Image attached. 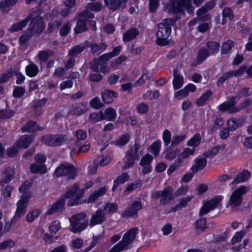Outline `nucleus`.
Returning a JSON list of instances; mask_svg holds the SVG:
<instances>
[{
    "label": "nucleus",
    "mask_w": 252,
    "mask_h": 252,
    "mask_svg": "<svg viewBox=\"0 0 252 252\" xmlns=\"http://www.w3.org/2000/svg\"><path fill=\"white\" fill-rule=\"evenodd\" d=\"M107 220L104 210L99 209L92 215L89 225L92 227L94 226L102 223Z\"/></svg>",
    "instance_id": "18"
},
{
    "label": "nucleus",
    "mask_w": 252,
    "mask_h": 252,
    "mask_svg": "<svg viewBox=\"0 0 252 252\" xmlns=\"http://www.w3.org/2000/svg\"><path fill=\"white\" fill-rule=\"evenodd\" d=\"M175 22V20L174 19L167 18L163 20L158 25V30L157 33L156 43L157 45L163 46L168 44L167 39L171 34V27Z\"/></svg>",
    "instance_id": "1"
},
{
    "label": "nucleus",
    "mask_w": 252,
    "mask_h": 252,
    "mask_svg": "<svg viewBox=\"0 0 252 252\" xmlns=\"http://www.w3.org/2000/svg\"><path fill=\"white\" fill-rule=\"evenodd\" d=\"M207 164V159L204 158H196L194 164L191 168L193 173H197L198 170H202Z\"/></svg>",
    "instance_id": "28"
},
{
    "label": "nucleus",
    "mask_w": 252,
    "mask_h": 252,
    "mask_svg": "<svg viewBox=\"0 0 252 252\" xmlns=\"http://www.w3.org/2000/svg\"><path fill=\"white\" fill-rule=\"evenodd\" d=\"M239 99L240 96H232L228 101L220 104L218 109L220 112L228 111L230 113H237L238 112V109L237 107H234V105Z\"/></svg>",
    "instance_id": "14"
},
{
    "label": "nucleus",
    "mask_w": 252,
    "mask_h": 252,
    "mask_svg": "<svg viewBox=\"0 0 252 252\" xmlns=\"http://www.w3.org/2000/svg\"><path fill=\"white\" fill-rule=\"evenodd\" d=\"M26 74L31 77L35 76L38 72V66L33 63L27 65L25 69Z\"/></svg>",
    "instance_id": "37"
},
{
    "label": "nucleus",
    "mask_w": 252,
    "mask_h": 252,
    "mask_svg": "<svg viewBox=\"0 0 252 252\" xmlns=\"http://www.w3.org/2000/svg\"><path fill=\"white\" fill-rule=\"evenodd\" d=\"M55 175L58 178L66 176L68 179H73L76 176V169L73 164L65 163L61 164L56 168Z\"/></svg>",
    "instance_id": "9"
},
{
    "label": "nucleus",
    "mask_w": 252,
    "mask_h": 252,
    "mask_svg": "<svg viewBox=\"0 0 252 252\" xmlns=\"http://www.w3.org/2000/svg\"><path fill=\"white\" fill-rule=\"evenodd\" d=\"M173 74L174 76L173 80L174 88L176 90L179 89L181 88L183 85L184 78L181 75L177 68H175L173 70Z\"/></svg>",
    "instance_id": "22"
},
{
    "label": "nucleus",
    "mask_w": 252,
    "mask_h": 252,
    "mask_svg": "<svg viewBox=\"0 0 252 252\" xmlns=\"http://www.w3.org/2000/svg\"><path fill=\"white\" fill-rule=\"evenodd\" d=\"M210 52L205 48H200L197 53V56L196 57V62L198 64L201 63L204 61L210 55Z\"/></svg>",
    "instance_id": "35"
},
{
    "label": "nucleus",
    "mask_w": 252,
    "mask_h": 252,
    "mask_svg": "<svg viewBox=\"0 0 252 252\" xmlns=\"http://www.w3.org/2000/svg\"><path fill=\"white\" fill-rule=\"evenodd\" d=\"M137 233V228L130 229L124 235L122 240L113 246L108 252H121L130 249L129 246L135 240Z\"/></svg>",
    "instance_id": "2"
},
{
    "label": "nucleus",
    "mask_w": 252,
    "mask_h": 252,
    "mask_svg": "<svg viewBox=\"0 0 252 252\" xmlns=\"http://www.w3.org/2000/svg\"><path fill=\"white\" fill-rule=\"evenodd\" d=\"M65 136L63 134H49L43 136L41 141L50 146H58L65 142Z\"/></svg>",
    "instance_id": "12"
},
{
    "label": "nucleus",
    "mask_w": 252,
    "mask_h": 252,
    "mask_svg": "<svg viewBox=\"0 0 252 252\" xmlns=\"http://www.w3.org/2000/svg\"><path fill=\"white\" fill-rule=\"evenodd\" d=\"M195 151V148L190 149L189 148H185L183 152L180 154L178 158L183 161L184 159L188 158L190 155H192Z\"/></svg>",
    "instance_id": "56"
},
{
    "label": "nucleus",
    "mask_w": 252,
    "mask_h": 252,
    "mask_svg": "<svg viewBox=\"0 0 252 252\" xmlns=\"http://www.w3.org/2000/svg\"><path fill=\"white\" fill-rule=\"evenodd\" d=\"M234 46V42L231 40H228L222 44L220 53L221 54H227Z\"/></svg>",
    "instance_id": "43"
},
{
    "label": "nucleus",
    "mask_w": 252,
    "mask_h": 252,
    "mask_svg": "<svg viewBox=\"0 0 252 252\" xmlns=\"http://www.w3.org/2000/svg\"><path fill=\"white\" fill-rule=\"evenodd\" d=\"M30 171L33 174L40 173L44 174L47 172V167L45 164H39L37 163H33L30 166Z\"/></svg>",
    "instance_id": "32"
},
{
    "label": "nucleus",
    "mask_w": 252,
    "mask_h": 252,
    "mask_svg": "<svg viewBox=\"0 0 252 252\" xmlns=\"http://www.w3.org/2000/svg\"><path fill=\"white\" fill-rule=\"evenodd\" d=\"M106 192V187H102L97 190L94 191L89 197V202H94L96 199L99 197L104 195Z\"/></svg>",
    "instance_id": "38"
},
{
    "label": "nucleus",
    "mask_w": 252,
    "mask_h": 252,
    "mask_svg": "<svg viewBox=\"0 0 252 252\" xmlns=\"http://www.w3.org/2000/svg\"><path fill=\"white\" fill-rule=\"evenodd\" d=\"M220 44L214 41H209L206 43V47L211 54H214L218 52L220 48Z\"/></svg>",
    "instance_id": "44"
},
{
    "label": "nucleus",
    "mask_w": 252,
    "mask_h": 252,
    "mask_svg": "<svg viewBox=\"0 0 252 252\" xmlns=\"http://www.w3.org/2000/svg\"><path fill=\"white\" fill-rule=\"evenodd\" d=\"M31 15V23L28 28L29 31L33 35L41 33L44 29V21L43 18L39 16H33L32 13Z\"/></svg>",
    "instance_id": "10"
},
{
    "label": "nucleus",
    "mask_w": 252,
    "mask_h": 252,
    "mask_svg": "<svg viewBox=\"0 0 252 252\" xmlns=\"http://www.w3.org/2000/svg\"><path fill=\"white\" fill-rule=\"evenodd\" d=\"M161 147V142L159 140L155 141L150 147L154 155L157 157L159 153Z\"/></svg>",
    "instance_id": "59"
},
{
    "label": "nucleus",
    "mask_w": 252,
    "mask_h": 252,
    "mask_svg": "<svg viewBox=\"0 0 252 252\" xmlns=\"http://www.w3.org/2000/svg\"><path fill=\"white\" fill-rule=\"evenodd\" d=\"M212 94L213 93L211 90H208L202 94L201 96L197 99L196 101V105L198 106L204 105Z\"/></svg>",
    "instance_id": "40"
},
{
    "label": "nucleus",
    "mask_w": 252,
    "mask_h": 252,
    "mask_svg": "<svg viewBox=\"0 0 252 252\" xmlns=\"http://www.w3.org/2000/svg\"><path fill=\"white\" fill-rule=\"evenodd\" d=\"M61 228L60 222L58 220L54 221L49 227L50 232L54 234H56Z\"/></svg>",
    "instance_id": "58"
},
{
    "label": "nucleus",
    "mask_w": 252,
    "mask_h": 252,
    "mask_svg": "<svg viewBox=\"0 0 252 252\" xmlns=\"http://www.w3.org/2000/svg\"><path fill=\"white\" fill-rule=\"evenodd\" d=\"M244 122V120L242 119L232 118L228 121L227 126L231 130H235L238 127H241Z\"/></svg>",
    "instance_id": "33"
},
{
    "label": "nucleus",
    "mask_w": 252,
    "mask_h": 252,
    "mask_svg": "<svg viewBox=\"0 0 252 252\" xmlns=\"http://www.w3.org/2000/svg\"><path fill=\"white\" fill-rule=\"evenodd\" d=\"M87 8L91 11L98 12L101 9L102 4L100 2L96 3H89L87 5Z\"/></svg>",
    "instance_id": "62"
},
{
    "label": "nucleus",
    "mask_w": 252,
    "mask_h": 252,
    "mask_svg": "<svg viewBox=\"0 0 252 252\" xmlns=\"http://www.w3.org/2000/svg\"><path fill=\"white\" fill-rule=\"evenodd\" d=\"M173 189L171 187H167L163 190L155 191L152 196L153 198H159V203L161 205L168 204L174 199Z\"/></svg>",
    "instance_id": "8"
},
{
    "label": "nucleus",
    "mask_w": 252,
    "mask_h": 252,
    "mask_svg": "<svg viewBox=\"0 0 252 252\" xmlns=\"http://www.w3.org/2000/svg\"><path fill=\"white\" fill-rule=\"evenodd\" d=\"M87 28L85 20L79 18V20L76 23V26L74 28L75 33H81L87 30Z\"/></svg>",
    "instance_id": "47"
},
{
    "label": "nucleus",
    "mask_w": 252,
    "mask_h": 252,
    "mask_svg": "<svg viewBox=\"0 0 252 252\" xmlns=\"http://www.w3.org/2000/svg\"><path fill=\"white\" fill-rule=\"evenodd\" d=\"M141 208V203L139 201H135L126 208L123 212L122 216L123 217L126 218L136 217L138 211Z\"/></svg>",
    "instance_id": "17"
},
{
    "label": "nucleus",
    "mask_w": 252,
    "mask_h": 252,
    "mask_svg": "<svg viewBox=\"0 0 252 252\" xmlns=\"http://www.w3.org/2000/svg\"><path fill=\"white\" fill-rule=\"evenodd\" d=\"M246 69H247L246 66L242 65L237 70L225 72L219 78L217 82V86L220 87L225 81L231 78L233 76L237 77L241 75L245 71Z\"/></svg>",
    "instance_id": "15"
},
{
    "label": "nucleus",
    "mask_w": 252,
    "mask_h": 252,
    "mask_svg": "<svg viewBox=\"0 0 252 252\" xmlns=\"http://www.w3.org/2000/svg\"><path fill=\"white\" fill-rule=\"evenodd\" d=\"M30 196L27 194L23 195L17 203V209L12 220L17 221L26 212V208Z\"/></svg>",
    "instance_id": "13"
},
{
    "label": "nucleus",
    "mask_w": 252,
    "mask_h": 252,
    "mask_svg": "<svg viewBox=\"0 0 252 252\" xmlns=\"http://www.w3.org/2000/svg\"><path fill=\"white\" fill-rule=\"evenodd\" d=\"M18 0H2L0 1V10L5 13H8L10 8Z\"/></svg>",
    "instance_id": "31"
},
{
    "label": "nucleus",
    "mask_w": 252,
    "mask_h": 252,
    "mask_svg": "<svg viewBox=\"0 0 252 252\" xmlns=\"http://www.w3.org/2000/svg\"><path fill=\"white\" fill-rule=\"evenodd\" d=\"M33 34L29 31L23 33L19 37V42L22 45L26 44Z\"/></svg>",
    "instance_id": "64"
},
{
    "label": "nucleus",
    "mask_w": 252,
    "mask_h": 252,
    "mask_svg": "<svg viewBox=\"0 0 252 252\" xmlns=\"http://www.w3.org/2000/svg\"><path fill=\"white\" fill-rule=\"evenodd\" d=\"M153 159V157L151 155L147 154L141 158L139 164L141 166L150 165Z\"/></svg>",
    "instance_id": "61"
},
{
    "label": "nucleus",
    "mask_w": 252,
    "mask_h": 252,
    "mask_svg": "<svg viewBox=\"0 0 252 252\" xmlns=\"http://www.w3.org/2000/svg\"><path fill=\"white\" fill-rule=\"evenodd\" d=\"M128 179L129 176L126 172L123 173L121 175L119 176L114 181L112 191H115L119 185L124 184L125 182L128 181Z\"/></svg>",
    "instance_id": "34"
},
{
    "label": "nucleus",
    "mask_w": 252,
    "mask_h": 252,
    "mask_svg": "<svg viewBox=\"0 0 252 252\" xmlns=\"http://www.w3.org/2000/svg\"><path fill=\"white\" fill-rule=\"evenodd\" d=\"M87 110V104L80 102L72 106L71 112L73 114L79 116L85 113Z\"/></svg>",
    "instance_id": "26"
},
{
    "label": "nucleus",
    "mask_w": 252,
    "mask_h": 252,
    "mask_svg": "<svg viewBox=\"0 0 252 252\" xmlns=\"http://www.w3.org/2000/svg\"><path fill=\"white\" fill-rule=\"evenodd\" d=\"M139 34L137 29L132 28L127 30L123 34V39L124 42L130 41L135 39Z\"/></svg>",
    "instance_id": "27"
},
{
    "label": "nucleus",
    "mask_w": 252,
    "mask_h": 252,
    "mask_svg": "<svg viewBox=\"0 0 252 252\" xmlns=\"http://www.w3.org/2000/svg\"><path fill=\"white\" fill-rule=\"evenodd\" d=\"M222 196L218 195L215 196L212 199L207 201L204 202L203 206L201 208L199 211V216H204L210 211L213 210L218 206H220V201L222 199Z\"/></svg>",
    "instance_id": "11"
},
{
    "label": "nucleus",
    "mask_w": 252,
    "mask_h": 252,
    "mask_svg": "<svg viewBox=\"0 0 252 252\" xmlns=\"http://www.w3.org/2000/svg\"><path fill=\"white\" fill-rule=\"evenodd\" d=\"M37 125L35 121H30L21 128L22 132H32L36 131Z\"/></svg>",
    "instance_id": "39"
},
{
    "label": "nucleus",
    "mask_w": 252,
    "mask_h": 252,
    "mask_svg": "<svg viewBox=\"0 0 252 252\" xmlns=\"http://www.w3.org/2000/svg\"><path fill=\"white\" fill-rule=\"evenodd\" d=\"M140 145L139 144L135 143L132 145L126 153V161L125 162V165L123 168L125 169L132 167L136 160L140 158L139 149Z\"/></svg>",
    "instance_id": "6"
},
{
    "label": "nucleus",
    "mask_w": 252,
    "mask_h": 252,
    "mask_svg": "<svg viewBox=\"0 0 252 252\" xmlns=\"http://www.w3.org/2000/svg\"><path fill=\"white\" fill-rule=\"evenodd\" d=\"M129 139L130 137L128 134H124L114 142L115 145L117 146H124L128 142Z\"/></svg>",
    "instance_id": "52"
},
{
    "label": "nucleus",
    "mask_w": 252,
    "mask_h": 252,
    "mask_svg": "<svg viewBox=\"0 0 252 252\" xmlns=\"http://www.w3.org/2000/svg\"><path fill=\"white\" fill-rule=\"evenodd\" d=\"M84 49L85 46L82 45H76L72 47L71 50H70L68 52V55L75 58L78 54L82 52Z\"/></svg>",
    "instance_id": "48"
},
{
    "label": "nucleus",
    "mask_w": 252,
    "mask_h": 252,
    "mask_svg": "<svg viewBox=\"0 0 252 252\" xmlns=\"http://www.w3.org/2000/svg\"><path fill=\"white\" fill-rule=\"evenodd\" d=\"M247 192V188L244 186H241L233 191L231 194L226 207L234 208L239 207L243 201V196Z\"/></svg>",
    "instance_id": "7"
},
{
    "label": "nucleus",
    "mask_w": 252,
    "mask_h": 252,
    "mask_svg": "<svg viewBox=\"0 0 252 252\" xmlns=\"http://www.w3.org/2000/svg\"><path fill=\"white\" fill-rule=\"evenodd\" d=\"M127 0H104L106 6L114 11L125 7Z\"/></svg>",
    "instance_id": "19"
},
{
    "label": "nucleus",
    "mask_w": 252,
    "mask_h": 252,
    "mask_svg": "<svg viewBox=\"0 0 252 252\" xmlns=\"http://www.w3.org/2000/svg\"><path fill=\"white\" fill-rule=\"evenodd\" d=\"M90 48L91 52L93 55H98L107 48L105 43L102 42L99 44L96 43H90L88 45Z\"/></svg>",
    "instance_id": "21"
},
{
    "label": "nucleus",
    "mask_w": 252,
    "mask_h": 252,
    "mask_svg": "<svg viewBox=\"0 0 252 252\" xmlns=\"http://www.w3.org/2000/svg\"><path fill=\"white\" fill-rule=\"evenodd\" d=\"M14 172L10 168H7L1 174V179H0V186L3 187L5 184L9 183L13 178Z\"/></svg>",
    "instance_id": "23"
},
{
    "label": "nucleus",
    "mask_w": 252,
    "mask_h": 252,
    "mask_svg": "<svg viewBox=\"0 0 252 252\" xmlns=\"http://www.w3.org/2000/svg\"><path fill=\"white\" fill-rule=\"evenodd\" d=\"M116 117V110L111 108H107L103 113V120H106L108 121H114Z\"/></svg>",
    "instance_id": "36"
},
{
    "label": "nucleus",
    "mask_w": 252,
    "mask_h": 252,
    "mask_svg": "<svg viewBox=\"0 0 252 252\" xmlns=\"http://www.w3.org/2000/svg\"><path fill=\"white\" fill-rule=\"evenodd\" d=\"M87 215L85 213H78L74 215L69 219L70 223V228L69 230L74 233H77L81 232L84 230L87 226L88 221L84 220L81 222V220L85 219Z\"/></svg>",
    "instance_id": "4"
},
{
    "label": "nucleus",
    "mask_w": 252,
    "mask_h": 252,
    "mask_svg": "<svg viewBox=\"0 0 252 252\" xmlns=\"http://www.w3.org/2000/svg\"><path fill=\"white\" fill-rule=\"evenodd\" d=\"M246 234V232L244 230L236 232L234 236L232 238L231 244L233 245L241 242Z\"/></svg>",
    "instance_id": "51"
},
{
    "label": "nucleus",
    "mask_w": 252,
    "mask_h": 252,
    "mask_svg": "<svg viewBox=\"0 0 252 252\" xmlns=\"http://www.w3.org/2000/svg\"><path fill=\"white\" fill-rule=\"evenodd\" d=\"M41 214V211L39 209H34L29 212L26 216V220L31 223L35 220Z\"/></svg>",
    "instance_id": "41"
},
{
    "label": "nucleus",
    "mask_w": 252,
    "mask_h": 252,
    "mask_svg": "<svg viewBox=\"0 0 252 252\" xmlns=\"http://www.w3.org/2000/svg\"><path fill=\"white\" fill-rule=\"evenodd\" d=\"M18 146L16 144L13 145L6 151V155L9 157H14L18 153Z\"/></svg>",
    "instance_id": "63"
},
{
    "label": "nucleus",
    "mask_w": 252,
    "mask_h": 252,
    "mask_svg": "<svg viewBox=\"0 0 252 252\" xmlns=\"http://www.w3.org/2000/svg\"><path fill=\"white\" fill-rule=\"evenodd\" d=\"M31 18V15H29L27 17H26L24 19H23L21 21L16 23V24H13L10 27L9 30L11 32H16L22 30L27 25L28 23L30 20Z\"/></svg>",
    "instance_id": "25"
},
{
    "label": "nucleus",
    "mask_w": 252,
    "mask_h": 252,
    "mask_svg": "<svg viewBox=\"0 0 252 252\" xmlns=\"http://www.w3.org/2000/svg\"><path fill=\"white\" fill-rule=\"evenodd\" d=\"M15 112L12 110H0V119H9L12 117Z\"/></svg>",
    "instance_id": "60"
},
{
    "label": "nucleus",
    "mask_w": 252,
    "mask_h": 252,
    "mask_svg": "<svg viewBox=\"0 0 252 252\" xmlns=\"http://www.w3.org/2000/svg\"><path fill=\"white\" fill-rule=\"evenodd\" d=\"M201 139L202 137L200 134L198 133H196L194 134L193 137L188 141L187 144L190 147H197L200 144Z\"/></svg>",
    "instance_id": "45"
},
{
    "label": "nucleus",
    "mask_w": 252,
    "mask_h": 252,
    "mask_svg": "<svg viewBox=\"0 0 252 252\" xmlns=\"http://www.w3.org/2000/svg\"><path fill=\"white\" fill-rule=\"evenodd\" d=\"M191 3V0H169V5L173 13H178L184 12V8Z\"/></svg>",
    "instance_id": "16"
},
{
    "label": "nucleus",
    "mask_w": 252,
    "mask_h": 252,
    "mask_svg": "<svg viewBox=\"0 0 252 252\" xmlns=\"http://www.w3.org/2000/svg\"><path fill=\"white\" fill-rule=\"evenodd\" d=\"M222 148L221 146L218 145L214 147L203 153V156L206 158H210L216 156L219 151Z\"/></svg>",
    "instance_id": "50"
},
{
    "label": "nucleus",
    "mask_w": 252,
    "mask_h": 252,
    "mask_svg": "<svg viewBox=\"0 0 252 252\" xmlns=\"http://www.w3.org/2000/svg\"><path fill=\"white\" fill-rule=\"evenodd\" d=\"M222 14L223 17V21L225 22L227 18L229 20H231L234 17V13L232 9L230 7L225 8L222 10Z\"/></svg>",
    "instance_id": "54"
},
{
    "label": "nucleus",
    "mask_w": 252,
    "mask_h": 252,
    "mask_svg": "<svg viewBox=\"0 0 252 252\" xmlns=\"http://www.w3.org/2000/svg\"><path fill=\"white\" fill-rule=\"evenodd\" d=\"M65 205V201L63 198H60L55 203L53 204L51 207L45 213L47 215H52L53 214L61 212L63 210Z\"/></svg>",
    "instance_id": "20"
},
{
    "label": "nucleus",
    "mask_w": 252,
    "mask_h": 252,
    "mask_svg": "<svg viewBox=\"0 0 252 252\" xmlns=\"http://www.w3.org/2000/svg\"><path fill=\"white\" fill-rule=\"evenodd\" d=\"M251 176V173L247 170H245L237 175L232 182L231 184H239L248 180Z\"/></svg>",
    "instance_id": "29"
},
{
    "label": "nucleus",
    "mask_w": 252,
    "mask_h": 252,
    "mask_svg": "<svg viewBox=\"0 0 252 252\" xmlns=\"http://www.w3.org/2000/svg\"><path fill=\"white\" fill-rule=\"evenodd\" d=\"M207 228L206 220L205 218H202L196 220V228L197 231L202 232Z\"/></svg>",
    "instance_id": "55"
},
{
    "label": "nucleus",
    "mask_w": 252,
    "mask_h": 252,
    "mask_svg": "<svg viewBox=\"0 0 252 252\" xmlns=\"http://www.w3.org/2000/svg\"><path fill=\"white\" fill-rule=\"evenodd\" d=\"M118 96V94L113 90H105L101 93V97L104 103L108 104L113 101V98H116Z\"/></svg>",
    "instance_id": "24"
},
{
    "label": "nucleus",
    "mask_w": 252,
    "mask_h": 252,
    "mask_svg": "<svg viewBox=\"0 0 252 252\" xmlns=\"http://www.w3.org/2000/svg\"><path fill=\"white\" fill-rule=\"evenodd\" d=\"M118 209V206L116 204L112 202H108L103 207L102 210H104V212L109 214H112L115 213Z\"/></svg>",
    "instance_id": "46"
},
{
    "label": "nucleus",
    "mask_w": 252,
    "mask_h": 252,
    "mask_svg": "<svg viewBox=\"0 0 252 252\" xmlns=\"http://www.w3.org/2000/svg\"><path fill=\"white\" fill-rule=\"evenodd\" d=\"M207 11V9L204 6H202L196 11V15L198 17H202L201 20L207 21L210 19V16L208 14H206Z\"/></svg>",
    "instance_id": "53"
},
{
    "label": "nucleus",
    "mask_w": 252,
    "mask_h": 252,
    "mask_svg": "<svg viewBox=\"0 0 252 252\" xmlns=\"http://www.w3.org/2000/svg\"><path fill=\"white\" fill-rule=\"evenodd\" d=\"M141 186V182L140 181H137L136 182L131 183L128 185L124 191L123 193L125 195H127L131 192L134 189H140Z\"/></svg>",
    "instance_id": "42"
},
{
    "label": "nucleus",
    "mask_w": 252,
    "mask_h": 252,
    "mask_svg": "<svg viewBox=\"0 0 252 252\" xmlns=\"http://www.w3.org/2000/svg\"><path fill=\"white\" fill-rule=\"evenodd\" d=\"M90 10L88 9L87 7H86V9L85 10L78 14L79 18H81L85 21L89 19L94 18V14L92 13Z\"/></svg>",
    "instance_id": "57"
},
{
    "label": "nucleus",
    "mask_w": 252,
    "mask_h": 252,
    "mask_svg": "<svg viewBox=\"0 0 252 252\" xmlns=\"http://www.w3.org/2000/svg\"><path fill=\"white\" fill-rule=\"evenodd\" d=\"M111 59L110 55L104 54L98 58L94 59L90 63V68L95 72H98L100 67V71L104 74H107L110 72V69L107 65V62Z\"/></svg>",
    "instance_id": "3"
},
{
    "label": "nucleus",
    "mask_w": 252,
    "mask_h": 252,
    "mask_svg": "<svg viewBox=\"0 0 252 252\" xmlns=\"http://www.w3.org/2000/svg\"><path fill=\"white\" fill-rule=\"evenodd\" d=\"M84 196L83 192L79 188L77 183H75L73 186L63 195L64 198H71L67 202L69 206L78 204L80 202V199Z\"/></svg>",
    "instance_id": "5"
},
{
    "label": "nucleus",
    "mask_w": 252,
    "mask_h": 252,
    "mask_svg": "<svg viewBox=\"0 0 252 252\" xmlns=\"http://www.w3.org/2000/svg\"><path fill=\"white\" fill-rule=\"evenodd\" d=\"M32 141V136L24 135L20 137L16 144L18 147L26 149L29 146Z\"/></svg>",
    "instance_id": "30"
},
{
    "label": "nucleus",
    "mask_w": 252,
    "mask_h": 252,
    "mask_svg": "<svg viewBox=\"0 0 252 252\" xmlns=\"http://www.w3.org/2000/svg\"><path fill=\"white\" fill-rule=\"evenodd\" d=\"M103 117V112L100 111L99 113L94 112L91 113L89 117V121L92 124H95L102 120Z\"/></svg>",
    "instance_id": "49"
}]
</instances>
